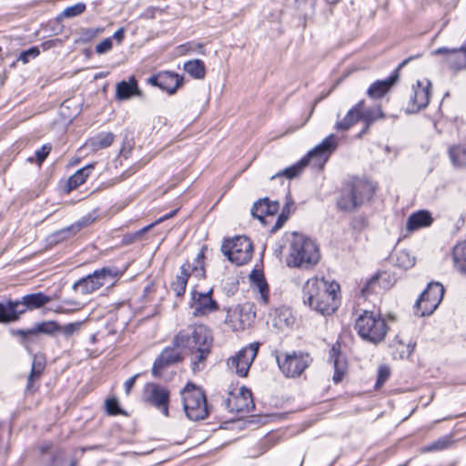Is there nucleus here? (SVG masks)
<instances>
[{
  "label": "nucleus",
  "mask_w": 466,
  "mask_h": 466,
  "mask_svg": "<svg viewBox=\"0 0 466 466\" xmlns=\"http://www.w3.org/2000/svg\"><path fill=\"white\" fill-rule=\"evenodd\" d=\"M339 285L321 278L309 279L304 284L302 299L305 305L323 316L332 315L339 307Z\"/></svg>",
  "instance_id": "f257e3e1"
},
{
  "label": "nucleus",
  "mask_w": 466,
  "mask_h": 466,
  "mask_svg": "<svg viewBox=\"0 0 466 466\" xmlns=\"http://www.w3.org/2000/svg\"><path fill=\"white\" fill-rule=\"evenodd\" d=\"M210 329L205 325H195L179 331L173 339V345L187 349L192 354V369L194 371L203 368V362L210 353L212 346Z\"/></svg>",
  "instance_id": "f03ea898"
},
{
  "label": "nucleus",
  "mask_w": 466,
  "mask_h": 466,
  "mask_svg": "<svg viewBox=\"0 0 466 466\" xmlns=\"http://www.w3.org/2000/svg\"><path fill=\"white\" fill-rule=\"evenodd\" d=\"M319 259V252L316 244L308 237L293 232L289 239L288 266L307 268L317 264Z\"/></svg>",
  "instance_id": "7ed1b4c3"
},
{
  "label": "nucleus",
  "mask_w": 466,
  "mask_h": 466,
  "mask_svg": "<svg viewBox=\"0 0 466 466\" xmlns=\"http://www.w3.org/2000/svg\"><path fill=\"white\" fill-rule=\"evenodd\" d=\"M388 329L380 314L372 310H363L355 320V329L360 337L375 345L384 340Z\"/></svg>",
  "instance_id": "20e7f679"
},
{
  "label": "nucleus",
  "mask_w": 466,
  "mask_h": 466,
  "mask_svg": "<svg viewBox=\"0 0 466 466\" xmlns=\"http://www.w3.org/2000/svg\"><path fill=\"white\" fill-rule=\"evenodd\" d=\"M336 148L335 136L329 135L319 145L310 150L307 156L302 157L298 163L289 167L282 171L279 172L277 175L271 177V179H274L277 177L284 176L289 179L296 177L302 169L309 164V162L314 161L315 165L322 166L329 155L332 150Z\"/></svg>",
  "instance_id": "39448f33"
},
{
  "label": "nucleus",
  "mask_w": 466,
  "mask_h": 466,
  "mask_svg": "<svg viewBox=\"0 0 466 466\" xmlns=\"http://www.w3.org/2000/svg\"><path fill=\"white\" fill-rule=\"evenodd\" d=\"M119 275L116 268L104 267L95 270L73 284V290L81 295H89L105 285H112Z\"/></svg>",
  "instance_id": "423d86ee"
},
{
  "label": "nucleus",
  "mask_w": 466,
  "mask_h": 466,
  "mask_svg": "<svg viewBox=\"0 0 466 466\" xmlns=\"http://www.w3.org/2000/svg\"><path fill=\"white\" fill-rule=\"evenodd\" d=\"M183 407L187 417L191 420H204L208 415L206 395L200 388L187 383L181 391Z\"/></svg>",
  "instance_id": "0eeeda50"
},
{
  "label": "nucleus",
  "mask_w": 466,
  "mask_h": 466,
  "mask_svg": "<svg viewBox=\"0 0 466 466\" xmlns=\"http://www.w3.org/2000/svg\"><path fill=\"white\" fill-rule=\"evenodd\" d=\"M222 253L238 266L248 263L253 255V245L246 236H236L226 239L221 246Z\"/></svg>",
  "instance_id": "6e6552de"
},
{
  "label": "nucleus",
  "mask_w": 466,
  "mask_h": 466,
  "mask_svg": "<svg viewBox=\"0 0 466 466\" xmlns=\"http://www.w3.org/2000/svg\"><path fill=\"white\" fill-rule=\"evenodd\" d=\"M276 360L279 370L287 378H297L309 367L312 358L303 351H292L282 355L276 354Z\"/></svg>",
  "instance_id": "1a4fd4ad"
},
{
  "label": "nucleus",
  "mask_w": 466,
  "mask_h": 466,
  "mask_svg": "<svg viewBox=\"0 0 466 466\" xmlns=\"http://www.w3.org/2000/svg\"><path fill=\"white\" fill-rule=\"evenodd\" d=\"M444 287L440 282H431L414 305V312L420 317L431 315L441 304Z\"/></svg>",
  "instance_id": "9d476101"
},
{
  "label": "nucleus",
  "mask_w": 466,
  "mask_h": 466,
  "mask_svg": "<svg viewBox=\"0 0 466 466\" xmlns=\"http://www.w3.org/2000/svg\"><path fill=\"white\" fill-rule=\"evenodd\" d=\"M369 191L368 184L362 181L354 182L343 189L337 206L343 211L352 212L363 204Z\"/></svg>",
  "instance_id": "9b49d317"
},
{
  "label": "nucleus",
  "mask_w": 466,
  "mask_h": 466,
  "mask_svg": "<svg viewBox=\"0 0 466 466\" xmlns=\"http://www.w3.org/2000/svg\"><path fill=\"white\" fill-rule=\"evenodd\" d=\"M255 317L252 306L245 303L228 309L225 323L234 331L244 330L252 324Z\"/></svg>",
  "instance_id": "f8f14e48"
},
{
  "label": "nucleus",
  "mask_w": 466,
  "mask_h": 466,
  "mask_svg": "<svg viewBox=\"0 0 466 466\" xmlns=\"http://www.w3.org/2000/svg\"><path fill=\"white\" fill-rule=\"evenodd\" d=\"M258 343H250L241 349L235 356L228 360V367L238 376L247 377L249 368L258 354Z\"/></svg>",
  "instance_id": "ddd939ff"
},
{
  "label": "nucleus",
  "mask_w": 466,
  "mask_h": 466,
  "mask_svg": "<svg viewBox=\"0 0 466 466\" xmlns=\"http://www.w3.org/2000/svg\"><path fill=\"white\" fill-rule=\"evenodd\" d=\"M431 95V83L427 79L418 80L415 85H412L406 112L413 114L426 108L430 103Z\"/></svg>",
  "instance_id": "4468645a"
},
{
  "label": "nucleus",
  "mask_w": 466,
  "mask_h": 466,
  "mask_svg": "<svg viewBox=\"0 0 466 466\" xmlns=\"http://www.w3.org/2000/svg\"><path fill=\"white\" fill-rule=\"evenodd\" d=\"M169 399L170 392L167 388L156 383H147L146 385L144 400L166 417L168 416Z\"/></svg>",
  "instance_id": "2eb2a0df"
},
{
  "label": "nucleus",
  "mask_w": 466,
  "mask_h": 466,
  "mask_svg": "<svg viewBox=\"0 0 466 466\" xmlns=\"http://www.w3.org/2000/svg\"><path fill=\"white\" fill-rule=\"evenodd\" d=\"M193 316L202 317L219 309L218 303L213 299V289L206 292H199L196 289L191 291V304Z\"/></svg>",
  "instance_id": "dca6fc26"
},
{
  "label": "nucleus",
  "mask_w": 466,
  "mask_h": 466,
  "mask_svg": "<svg viewBox=\"0 0 466 466\" xmlns=\"http://www.w3.org/2000/svg\"><path fill=\"white\" fill-rule=\"evenodd\" d=\"M178 347H167L165 348L153 363L151 370L154 377H161L163 372L175 364L181 362L184 360L182 352Z\"/></svg>",
  "instance_id": "f3484780"
},
{
  "label": "nucleus",
  "mask_w": 466,
  "mask_h": 466,
  "mask_svg": "<svg viewBox=\"0 0 466 466\" xmlns=\"http://www.w3.org/2000/svg\"><path fill=\"white\" fill-rule=\"evenodd\" d=\"M184 78L171 71H161L147 78V83L173 95L183 85Z\"/></svg>",
  "instance_id": "a211bd4d"
},
{
  "label": "nucleus",
  "mask_w": 466,
  "mask_h": 466,
  "mask_svg": "<svg viewBox=\"0 0 466 466\" xmlns=\"http://www.w3.org/2000/svg\"><path fill=\"white\" fill-rule=\"evenodd\" d=\"M432 54L443 56V63L454 72L462 70L466 66V45L459 48L440 47Z\"/></svg>",
  "instance_id": "6ab92c4d"
},
{
  "label": "nucleus",
  "mask_w": 466,
  "mask_h": 466,
  "mask_svg": "<svg viewBox=\"0 0 466 466\" xmlns=\"http://www.w3.org/2000/svg\"><path fill=\"white\" fill-rule=\"evenodd\" d=\"M225 408L231 412H249L254 409L251 391L242 387L238 395L229 393L223 401Z\"/></svg>",
  "instance_id": "aec40b11"
},
{
  "label": "nucleus",
  "mask_w": 466,
  "mask_h": 466,
  "mask_svg": "<svg viewBox=\"0 0 466 466\" xmlns=\"http://www.w3.org/2000/svg\"><path fill=\"white\" fill-rule=\"evenodd\" d=\"M411 57L405 59L399 67L386 79L377 80L372 83L367 90V95L371 98H380L387 94L391 86L397 82L399 78L398 71L400 67L406 66Z\"/></svg>",
  "instance_id": "412c9836"
},
{
  "label": "nucleus",
  "mask_w": 466,
  "mask_h": 466,
  "mask_svg": "<svg viewBox=\"0 0 466 466\" xmlns=\"http://www.w3.org/2000/svg\"><path fill=\"white\" fill-rule=\"evenodd\" d=\"M279 209L278 201H270L268 198L257 200L251 208V215L262 223H265V217H273Z\"/></svg>",
  "instance_id": "4be33fe9"
},
{
  "label": "nucleus",
  "mask_w": 466,
  "mask_h": 466,
  "mask_svg": "<svg viewBox=\"0 0 466 466\" xmlns=\"http://www.w3.org/2000/svg\"><path fill=\"white\" fill-rule=\"evenodd\" d=\"M194 270H198V268L190 267V262L187 260L181 265L179 272L170 284L171 289L175 292L176 296L182 297L185 294L191 271Z\"/></svg>",
  "instance_id": "5701e85b"
},
{
  "label": "nucleus",
  "mask_w": 466,
  "mask_h": 466,
  "mask_svg": "<svg viewBox=\"0 0 466 466\" xmlns=\"http://www.w3.org/2000/svg\"><path fill=\"white\" fill-rule=\"evenodd\" d=\"M329 359L333 362L335 370L332 380L334 383H339L347 372L348 365L345 358L341 355L339 346H333L330 349L329 352Z\"/></svg>",
  "instance_id": "b1692460"
},
{
  "label": "nucleus",
  "mask_w": 466,
  "mask_h": 466,
  "mask_svg": "<svg viewBox=\"0 0 466 466\" xmlns=\"http://www.w3.org/2000/svg\"><path fill=\"white\" fill-rule=\"evenodd\" d=\"M134 96H141V91L135 76L129 77L128 81H121L116 84V98L117 100H127Z\"/></svg>",
  "instance_id": "393cba45"
},
{
  "label": "nucleus",
  "mask_w": 466,
  "mask_h": 466,
  "mask_svg": "<svg viewBox=\"0 0 466 466\" xmlns=\"http://www.w3.org/2000/svg\"><path fill=\"white\" fill-rule=\"evenodd\" d=\"M365 101H359L354 106H352L343 119L337 121L335 127L337 130L346 131L350 129L354 124L360 120V110L363 109Z\"/></svg>",
  "instance_id": "a878e982"
},
{
  "label": "nucleus",
  "mask_w": 466,
  "mask_h": 466,
  "mask_svg": "<svg viewBox=\"0 0 466 466\" xmlns=\"http://www.w3.org/2000/svg\"><path fill=\"white\" fill-rule=\"evenodd\" d=\"M433 222L431 213L427 210H420L412 213L407 220L406 228L409 231H414L420 228L429 227Z\"/></svg>",
  "instance_id": "bb28decb"
},
{
  "label": "nucleus",
  "mask_w": 466,
  "mask_h": 466,
  "mask_svg": "<svg viewBox=\"0 0 466 466\" xmlns=\"http://www.w3.org/2000/svg\"><path fill=\"white\" fill-rule=\"evenodd\" d=\"M453 267L461 273H466V241L458 242L452 248Z\"/></svg>",
  "instance_id": "cd10ccee"
},
{
  "label": "nucleus",
  "mask_w": 466,
  "mask_h": 466,
  "mask_svg": "<svg viewBox=\"0 0 466 466\" xmlns=\"http://www.w3.org/2000/svg\"><path fill=\"white\" fill-rule=\"evenodd\" d=\"M383 118H385V114L383 113L380 106H375L365 110L364 108L360 110V120L365 124L363 132H367L370 127L377 120Z\"/></svg>",
  "instance_id": "c85d7f7f"
},
{
  "label": "nucleus",
  "mask_w": 466,
  "mask_h": 466,
  "mask_svg": "<svg viewBox=\"0 0 466 466\" xmlns=\"http://www.w3.org/2000/svg\"><path fill=\"white\" fill-rule=\"evenodd\" d=\"M46 361L45 359L41 356L35 355L31 370L27 378L26 390H32L34 387V382L38 380L45 370Z\"/></svg>",
  "instance_id": "c756f323"
},
{
  "label": "nucleus",
  "mask_w": 466,
  "mask_h": 466,
  "mask_svg": "<svg viewBox=\"0 0 466 466\" xmlns=\"http://www.w3.org/2000/svg\"><path fill=\"white\" fill-rule=\"evenodd\" d=\"M29 310L38 309L52 300V298L43 292L30 293L22 297Z\"/></svg>",
  "instance_id": "7c9ffc66"
},
{
  "label": "nucleus",
  "mask_w": 466,
  "mask_h": 466,
  "mask_svg": "<svg viewBox=\"0 0 466 466\" xmlns=\"http://www.w3.org/2000/svg\"><path fill=\"white\" fill-rule=\"evenodd\" d=\"M92 169H94V165L89 164L76 171L67 180V190H74L84 184L86 178L89 177Z\"/></svg>",
  "instance_id": "2f4dec72"
},
{
  "label": "nucleus",
  "mask_w": 466,
  "mask_h": 466,
  "mask_svg": "<svg viewBox=\"0 0 466 466\" xmlns=\"http://www.w3.org/2000/svg\"><path fill=\"white\" fill-rule=\"evenodd\" d=\"M184 70L195 79H204L206 76V66L202 60L193 59L184 64Z\"/></svg>",
  "instance_id": "473e14b6"
},
{
  "label": "nucleus",
  "mask_w": 466,
  "mask_h": 466,
  "mask_svg": "<svg viewBox=\"0 0 466 466\" xmlns=\"http://www.w3.org/2000/svg\"><path fill=\"white\" fill-rule=\"evenodd\" d=\"M115 139L112 132H101L91 137L88 141L93 150H99L110 147Z\"/></svg>",
  "instance_id": "72a5a7b5"
},
{
  "label": "nucleus",
  "mask_w": 466,
  "mask_h": 466,
  "mask_svg": "<svg viewBox=\"0 0 466 466\" xmlns=\"http://www.w3.org/2000/svg\"><path fill=\"white\" fill-rule=\"evenodd\" d=\"M250 279L260 293V299L264 304L268 301V287L261 272L253 270L250 274Z\"/></svg>",
  "instance_id": "f704fd0d"
},
{
  "label": "nucleus",
  "mask_w": 466,
  "mask_h": 466,
  "mask_svg": "<svg viewBox=\"0 0 466 466\" xmlns=\"http://www.w3.org/2000/svg\"><path fill=\"white\" fill-rule=\"evenodd\" d=\"M91 222H92V219L90 218H86V217L82 218L80 220L70 225L69 227H66V228L57 231L56 233V236L58 237L60 239L69 238V237L76 234L83 228L88 226Z\"/></svg>",
  "instance_id": "c9c22d12"
},
{
  "label": "nucleus",
  "mask_w": 466,
  "mask_h": 466,
  "mask_svg": "<svg viewBox=\"0 0 466 466\" xmlns=\"http://www.w3.org/2000/svg\"><path fill=\"white\" fill-rule=\"evenodd\" d=\"M293 205H294V201L290 196V193L289 192L286 195V201H285L284 207L281 210V213L277 218V220H276L274 226L270 229L271 232H276L277 230H279V228H281L283 227V225L286 223V221L289 218L290 208Z\"/></svg>",
  "instance_id": "e433bc0d"
},
{
  "label": "nucleus",
  "mask_w": 466,
  "mask_h": 466,
  "mask_svg": "<svg viewBox=\"0 0 466 466\" xmlns=\"http://www.w3.org/2000/svg\"><path fill=\"white\" fill-rule=\"evenodd\" d=\"M449 155L453 166L461 167L466 161V147L464 146H453L449 150Z\"/></svg>",
  "instance_id": "4c0bfd02"
},
{
  "label": "nucleus",
  "mask_w": 466,
  "mask_h": 466,
  "mask_svg": "<svg viewBox=\"0 0 466 466\" xmlns=\"http://www.w3.org/2000/svg\"><path fill=\"white\" fill-rule=\"evenodd\" d=\"M395 265L403 269L410 268L415 265V257H413L408 250H399L396 252Z\"/></svg>",
  "instance_id": "58836bf2"
},
{
  "label": "nucleus",
  "mask_w": 466,
  "mask_h": 466,
  "mask_svg": "<svg viewBox=\"0 0 466 466\" xmlns=\"http://www.w3.org/2000/svg\"><path fill=\"white\" fill-rule=\"evenodd\" d=\"M34 334H47L52 335L56 331H58L59 324L56 321L47 320L36 323L34 327Z\"/></svg>",
  "instance_id": "ea45409f"
},
{
  "label": "nucleus",
  "mask_w": 466,
  "mask_h": 466,
  "mask_svg": "<svg viewBox=\"0 0 466 466\" xmlns=\"http://www.w3.org/2000/svg\"><path fill=\"white\" fill-rule=\"evenodd\" d=\"M15 322L11 308V299L0 301V324Z\"/></svg>",
  "instance_id": "a19ab883"
},
{
  "label": "nucleus",
  "mask_w": 466,
  "mask_h": 466,
  "mask_svg": "<svg viewBox=\"0 0 466 466\" xmlns=\"http://www.w3.org/2000/svg\"><path fill=\"white\" fill-rule=\"evenodd\" d=\"M451 438L449 436H443L430 443L429 445L424 446L421 451L423 452L442 451L446 449L451 444Z\"/></svg>",
  "instance_id": "79ce46f5"
},
{
  "label": "nucleus",
  "mask_w": 466,
  "mask_h": 466,
  "mask_svg": "<svg viewBox=\"0 0 466 466\" xmlns=\"http://www.w3.org/2000/svg\"><path fill=\"white\" fill-rule=\"evenodd\" d=\"M11 308L13 313V319L17 321L21 315L25 314L26 311H30L26 306L25 305L23 298L19 299H11Z\"/></svg>",
  "instance_id": "37998d69"
},
{
  "label": "nucleus",
  "mask_w": 466,
  "mask_h": 466,
  "mask_svg": "<svg viewBox=\"0 0 466 466\" xmlns=\"http://www.w3.org/2000/svg\"><path fill=\"white\" fill-rule=\"evenodd\" d=\"M190 267L198 268V270L191 271V274H195L198 278H205L206 271L204 268V251L203 249L195 258L194 263H190Z\"/></svg>",
  "instance_id": "c03bdc74"
},
{
  "label": "nucleus",
  "mask_w": 466,
  "mask_h": 466,
  "mask_svg": "<svg viewBox=\"0 0 466 466\" xmlns=\"http://www.w3.org/2000/svg\"><path fill=\"white\" fill-rule=\"evenodd\" d=\"M86 10V5L84 3H77L74 5L66 7L62 14V17L71 18L81 15Z\"/></svg>",
  "instance_id": "a18cd8bd"
},
{
  "label": "nucleus",
  "mask_w": 466,
  "mask_h": 466,
  "mask_svg": "<svg viewBox=\"0 0 466 466\" xmlns=\"http://www.w3.org/2000/svg\"><path fill=\"white\" fill-rule=\"evenodd\" d=\"M82 324H83V322L76 321V322L67 323L64 326L59 325L58 331H60L66 337H71L80 330Z\"/></svg>",
  "instance_id": "49530a36"
},
{
  "label": "nucleus",
  "mask_w": 466,
  "mask_h": 466,
  "mask_svg": "<svg viewBox=\"0 0 466 466\" xmlns=\"http://www.w3.org/2000/svg\"><path fill=\"white\" fill-rule=\"evenodd\" d=\"M178 49H179V53L181 55H186V54L194 52L196 50H198L200 54L205 55L204 46L201 43L196 44L193 42H188V43L179 46Z\"/></svg>",
  "instance_id": "de8ad7c7"
},
{
  "label": "nucleus",
  "mask_w": 466,
  "mask_h": 466,
  "mask_svg": "<svg viewBox=\"0 0 466 466\" xmlns=\"http://www.w3.org/2000/svg\"><path fill=\"white\" fill-rule=\"evenodd\" d=\"M40 55V49L38 46H33L30 47L27 50L23 51L18 58L17 61H21L23 64H27L30 60V58H35Z\"/></svg>",
  "instance_id": "09e8293b"
},
{
  "label": "nucleus",
  "mask_w": 466,
  "mask_h": 466,
  "mask_svg": "<svg viewBox=\"0 0 466 466\" xmlns=\"http://www.w3.org/2000/svg\"><path fill=\"white\" fill-rule=\"evenodd\" d=\"M106 410L109 415L125 414L119 407L118 400L116 398L107 399L106 400Z\"/></svg>",
  "instance_id": "8fccbe9b"
},
{
  "label": "nucleus",
  "mask_w": 466,
  "mask_h": 466,
  "mask_svg": "<svg viewBox=\"0 0 466 466\" xmlns=\"http://www.w3.org/2000/svg\"><path fill=\"white\" fill-rule=\"evenodd\" d=\"M390 368L386 365H381L378 370V378L375 384V389H380L386 380L390 378Z\"/></svg>",
  "instance_id": "3c124183"
},
{
  "label": "nucleus",
  "mask_w": 466,
  "mask_h": 466,
  "mask_svg": "<svg viewBox=\"0 0 466 466\" xmlns=\"http://www.w3.org/2000/svg\"><path fill=\"white\" fill-rule=\"evenodd\" d=\"M51 149H52V147L49 144L44 145V146H42L41 148L37 149L35 154L36 162L38 164H42L46 160L47 156L49 155Z\"/></svg>",
  "instance_id": "603ef678"
},
{
  "label": "nucleus",
  "mask_w": 466,
  "mask_h": 466,
  "mask_svg": "<svg viewBox=\"0 0 466 466\" xmlns=\"http://www.w3.org/2000/svg\"><path fill=\"white\" fill-rule=\"evenodd\" d=\"M113 44L110 38H106L96 46V52L97 54H104L112 49Z\"/></svg>",
  "instance_id": "864d4df0"
},
{
  "label": "nucleus",
  "mask_w": 466,
  "mask_h": 466,
  "mask_svg": "<svg viewBox=\"0 0 466 466\" xmlns=\"http://www.w3.org/2000/svg\"><path fill=\"white\" fill-rule=\"evenodd\" d=\"M38 340L37 334H30L20 339V343L25 348L27 351H31V347L35 344Z\"/></svg>",
  "instance_id": "5fc2aeb1"
},
{
  "label": "nucleus",
  "mask_w": 466,
  "mask_h": 466,
  "mask_svg": "<svg viewBox=\"0 0 466 466\" xmlns=\"http://www.w3.org/2000/svg\"><path fill=\"white\" fill-rule=\"evenodd\" d=\"M11 334L15 337H18L19 340L24 339V338L27 335L34 334V328L22 329H13L10 330Z\"/></svg>",
  "instance_id": "6e6d98bb"
},
{
  "label": "nucleus",
  "mask_w": 466,
  "mask_h": 466,
  "mask_svg": "<svg viewBox=\"0 0 466 466\" xmlns=\"http://www.w3.org/2000/svg\"><path fill=\"white\" fill-rule=\"evenodd\" d=\"M60 43V39L58 38H56V39H50V40H47V41H45L43 42L41 45H40V47L42 48L43 51H46V50H49L55 46H56V45Z\"/></svg>",
  "instance_id": "4d7b16f0"
},
{
  "label": "nucleus",
  "mask_w": 466,
  "mask_h": 466,
  "mask_svg": "<svg viewBox=\"0 0 466 466\" xmlns=\"http://www.w3.org/2000/svg\"><path fill=\"white\" fill-rule=\"evenodd\" d=\"M378 281V278L377 277H372L371 279H370L365 286L361 289V293L364 295V296H367L369 293H370V289H372V286L375 285Z\"/></svg>",
  "instance_id": "13d9d810"
},
{
  "label": "nucleus",
  "mask_w": 466,
  "mask_h": 466,
  "mask_svg": "<svg viewBox=\"0 0 466 466\" xmlns=\"http://www.w3.org/2000/svg\"><path fill=\"white\" fill-rule=\"evenodd\" d=\"M176 213H177V210H174V211L170 212L169 214H167V215H165V216H163V217L159 218L156 221V224L160 223V222L164 221L165 219H167V218H170L174 217ZM154 225H155V223H152V224H150V225H148V226L145 227V228L142 229V232H146V231H147L148 229L152 228L154 227Z\"/></svg>",
  "instance_id": "bf43d9fd"
},
{
  "label": "nucleus",
  "mask_w": 466,
  "mask_h": 466,
  "mask_svg": "<svg viewBox=\"0 0 466 466\" xmlns=\"http://www.w3.org/2000/svg\"><path fill=\"white\" fill-rule=\"evenodd\" d=\"M139 377V373L132 376L131 378H129L128 380H126L125 382V390H126V393L127 394H129L131 389L133 388L137 379Z\"/></svg>",
  "instance_id": "052dcab7"
},
{
  "label": "nucleus",
  "mask_w": 466,
  "mask_h": 466,
  "mask_svg": "<svg viewBox=\"0 0 466 466\" xmlns=\"http://www.w3.org/2000/svg\"><path fill=\"white\" fill-rule=\"evenodd\" d=\"M414 350V345L409 343L404 350H400V358L409 357Z\"/></svg>",
  "instance_id": "680f3d73"
},
{
  "label": "nucleus",
  "mask_w": 466,
  "mask_h": 466,
  "mask_svg": "<svg viewBox=\"0 0 466 466\" xmlns=\"http://www.w3.org/2000/svg\"><path fill=\"white\" fill-rule=\"evenodd\" d=\"M124 36H125V30L123 27L117 29L113 37L117 40L118 43L122 42V40L124 39Z\"/></svg>",
  "instance_id": "e2e57ef3"
},
{
  "label": "nucleus",
  "mask_w": 466,
  "mask_h": 466,
  "mask_svg": "<svg viewBox=\"0 0 466 466\" xmlns=\"http://www.w3.org/2000/svg\"><path fill=\"white\" fill-rule=\"evenodd\" d=\"M64 304L75 307L76 309H80L83 307V304L81 302H79L77 300H72V299L64 300Z\"/></svg>",
  "instance_id": "0e129e2a"
},
{
  "label": "nucleus",
  "mask_w": 466,
  "mask_h": 466,
  "mask_svg": "<svg viewBox=\"0 0 466 466\" xmlns=\"http://www.w3.org/2000/svg\"><path fill=\"white\" fill-rule=\"evenodd\" d=\"M76 462L75 461H73L70 464V466H76Z\"/></svg>",
  "instance_id": "69168bd1"
},
{
  "label": "nucleus",
  "mask_w": 466,
  "mask_h": 466,
  "mask_svg": "<svg viewBox=\"0 0 466 466\" xmlns=\"http://www.w3.org/2000/svg\"><path fill=\"white\" fill-rule=\"evenodd\" d=\"M69 102H70V101L66 100V101L64 102L63 106H64V105H66V104H67V103H69Z\"/></svg>",
  "instance_id": "338daca9"
}]
</instances>
